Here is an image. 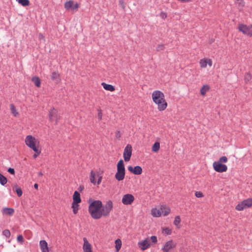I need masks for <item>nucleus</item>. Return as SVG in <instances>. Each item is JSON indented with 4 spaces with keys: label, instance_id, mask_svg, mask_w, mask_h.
Masks as SVG:
<instances>
[{
    "label": "nucleus",
    "instance_id": "obj_45",
    "mask_svg": "<svg viewBox=\"0 0 252 252\" xmlns=\"http://www.w3.org/2000/svg\"><path fill=\"white\" fill-rule=\"evenodd\" d=\"M79 4L77 3H76L74 5L73 4L72 10H77L78 9V8H79Z\"/></svg>",
    "mask_w": 252,
    "mask_h": 252
},
{
    "label": "nucleus",
    "instance_id": "obj_24",
    "mask_svg": "<svg viewBox=\"0 0 252 252\" xmlns=\"http://www.w3.org/2000/svg\"><path fill=\"white\" fill-rule=\"evenodd\" d=\"M209 90V87L208 85H204L200 89V94L202 95H204L206 92Z\"/></svg>",
    "mask_w": 252,
    "mask_h": 252
},
{
    "label": "nucleus",
    "instance_id": "obj_6",
    "mask_svg": "<svg viewBox=\"0 0 252 252\" xmlns=\"http://www.w3.org/2000/svg\"><path fill=\"white\" fill-rule=\"evenodd\" d=\"M252 206V198L245 199L239 203L235 207L238 211H242Z\"/></svg>",
    "mask_w": 252,
    "mask_h": 252
},
{
    "label": "nucleus",
    "instance_id": "obj_33",
    "mask_svg": "<svg viewBox=\"0 0 252 252\" xmlns=\"http://www.w3.org/2000/svg\"><path fill=\"white\" fill-rule=\"evenodd\" d=\"M78 203H72V208H73V212L74 214H77L78 210Z\"/></svg>",
    "mask_w": 252,
    "mask_h": 252
},
{
    "label": "nucleus",
    "instance_id": "obj_27",
    "mask_svg": "<svg viewBox=\"0 0 252 252\" xmlns=\"http://www.w3.org/2000/svg\"><path fill=\"white\" fill-rule=\"evenodd\" d=\"M14 188H15V191L17 193L18 196H21L23 193L22 189L20 187H19L17 185H15L14 186Z\"/></svg>",
    "mask_w": 252,
    "mask_h": 252
},
{
    "label": "nucleus",
    "instance_id": "obj_21",
    "mask_svg": "<svg viewBox=\"0 0 252 252\" xmlns=\"http://www.w3.org/2000/svg\"><path fill=\"white\" fill-rule=\"evenodd\" d=\"M152 215L155 217H158L161 216V212L160 211V209L158 210L156 208L153 209L151 211Z\"/></svg>",
    "mask_w": 252,
    "mask_h": 252
},
{
    "label": "nucleus",
    "instance_id": "obj_10",
    "mask_svg": "<svg viewBox=\"0 0 252 252\" xmlns=\"http://www.w3.org/2000/svg\"><path fill=\"white\" fill-rule=\"evenodd\" d=\"M132 153V147L130 145L128 144L125 147L124 152V158L126 161H128L130 160Z\"/></svg>",
    "mask_w": 252,
    "mask_h": 252
},
{
    "label": "nucleus",
    "instance_id": "obj_28",
    "mask_svg": "<svg viewBox=\"0 0 252 252\" xmlns=\"http://www.w3.org/2000/svg\"><path fill=\"white\" fill-rule=\"evenodd\" d=\"M10 110L12 114L15 116H17L18 115V112L16 111V108L13 104H11L10 105Z\"/></svg>",
    "mask_w": 252,
    "mask_h": 252
},
{
    "label": "nucleus",
    "instance_id": "obj_3",
    "mask_svg": "<svg viewBox=\"0 0 252 252\" xmlns=\"http://www.w3.org/2000/svg\"><path fill=\"white\" fill-rule=\"evenodd\" d=\"M117 168V171L115 177L118 181H121L124 180L125 176V165L122 159H121L118 162Z\"/></svg>",
    "mask_w": 252,
    "mask_h": 252
},
{
    "label": "nucleus",
    "instance_id": "obj_20",
    "mask_svg": "<svg viewBox=\"0 0 252 252\" xmlns=\"http://www.w3.org/2000/svg\"><path fill=\"white\" fill-rule=\"evenodd\" d=\"M14 212V210L12 208H7L5 207L3 208L2 209V213L3 214L8 215H12Z\"/></svg>",
    "mask_w": 252,
    "mask_h": 252
},
{
    "label": "nucleus",
    "instance_id": "obj_30",
    "mask_svg": "<svg viewBox=\"0 0 252 252\" xmlns=\"http://www.w3.org/2000/svg\"><path fill=\"white\" fill-rule=\"evenodd\" d=\"M18 2L24 6H28L30 4L29 0H18Z\"/></svg>",
    "mask_w": 252,
    "mask_h": 252
},
{
    "label": "nucleus",
    "instance_id": "obj_56",
    "mask_svg": "<svg viewBox=\"0 0 252 252\" xmlns=\"http://www.w3.org/2000/svg\"><path fill=\"white\" fill-rule=\"evenodd\" d=\"M1 175V173H0V176Z\"/></svg>",
    "mask_w": 252,
    "mask_h": 252
},
{
    "label": "nucleus",
    "instance_id": "obj_44",
    "mask_svg": "<svg viewBox=\"0 0 252 252\" xmlns=\"http://www.w3.org/2000/svg\"><path fill=\"white\" fill-rule=\"evenodd\" d=\"M195 196L196 197H201L203 196V194L202 192H200V191H196L195 192Z\"/></svg>",
    "mask_w": 252,
    "mask_h": 252
},
{
    "label": "nucleus",
    "instance_id": "obj_53",
    "mask_svg": "<svg viewBox=\"0 0 252 252\" xmlns=\"http://www.w3.org/2000/svg\"><path fill=\"white\" fill-rule=\"evenodd\" d=\"M83 189H84L83 186H80L79 188V189L80 190V191L82 190Z\"/></svg>",
    "mask_w": 252,
    "mask_h": 252
},
{
    "label": "nucleus",
    "instance_id": "obj_40",
    "mask_svg": "<svg viewBox=\"0 0 252 252\" xmlns=\"http://www.w3.org/2000/svg\"><path fill=\"white\" fill-rule=\"evenodd\" d=\"M165 46L164 44H159L157 47V51H161L164 49Z\"/></svg>",
    "mask_w": 252,
    "mask_h": 252
},
{
    "label": "nucleus",
    "instance_id": "obj_43",
    "mask_svg": "<svg viewBox=\"0 0 252 252\" xmlns=\"http://www.w3.org/2000/svg\"><path fill=\"white\" fill-rule=\"evenodd\" d=\"M7 171L12 174V175H14L15 174V170H14V168H9L7 170Z\"/></svg>",
    "mask_w": 252,
    "mask_h": 252
},
{
    "label": "nucleus",
    "instance_id": "obj_54",
    "mask_svg": "<svg viewBox=\"0 0 252 252\" xmlns=\"http://www.w3.org/2000/svg\"><path fill=\"white\" fill-rule=\"evenodd\" d=\"M34 187L35 189H38V185L37 184H35L34 185Z\"/></svg>",
    "mask_w": 252,
    "mask_h": 252
},
{
    "label": "nucleus",
    "instance_id": "obj_52",
    "mask_svg": "<svg viewBox=\"0 0 252 252\" xmlns=\"http://www.w3.org/2000/svg\"><path fill=\"white\" fill-rule=\"evenodd\" d=\"M208 64L210 65V66H211L212 64V62L211 61V60H208Z\"/></svg>",
    "mask_w": 252,
    "mask_h": 252
},
{
    "label": "nucleus",
    "instance_id": "obj_2",
    "mask_svg": "<svg viewBox=\"0 0 252 252\" xmlns=\"http://www.w3.org/2000/svg\"><path fill=\"white\" fill-rule=\"evenodd\" d=\"M102 204L100 200H94L91 203L89 206V212L91 217L95 220L101 218L100 210Z\"/></svg>",
    "mask_w": 252,
    "mask_h": 252
},
{
    "label": "nucleus",
    "instance_id": "obj_38",
    "mask_svg": "<svg viewBox=\"0 0 252 252\" xmlns=\"http://www.w3.org/2000/svg\"><path fill=\"white\" fill-rule=\"evenodd\" d=\"M3 235H4L6 237L9 238L10 236V232L8 229H5L2 232Z\"/></svg>",
    "mask_w": 252,
    "mask_h": 252
},
{
    "label": "nucleus",
    "instance_id": "obj_17",
    "mask_svg": "<svg viewBox=\"0 0 252 252\" xmlns=\"http://www.w3.org/2000/svg\"><path fill=\"white\" fill-rule=\"evenodd\" d=\"M81 201L80 198V194L77 191H75L74 192L73 195V203H79Z\"/></svg>",
    "mask_w": 252,
    "mask_h": 252
},
{
    "label": "nucleus",
    "instance_id": "obj_4",
    "mask_svg": "<svg viewBox=\"0 0 252 252\" xmlns=\"http://www.w3.org/2000/svg\"><path fill=\"white\" fill-rule=\"evenodd\" d=\"M26 145L32 149L35 153L38 152V148L36 146V139L32 135H28L25 139Z\"/></svg>",
    "mask_w": 252,
    "mask_h": 252
},
{
    "label": "nucleus",
    "instance_id": "obj_37",
    "mask_svg": "<svg viewBox=\"0 0 252 252\" xmlns=\"http://www.w3.org/2000/svg\"><path fill=\"white\" fill-rule=\"evenodd\" d=\"M162 232L166 235H170L171 234V230L166 227L163 229Z\"/></svg>",
    "mask_w": 252,
    "mask_h": 252
},
{
    "label": "nucleus",
    "instance_id": "obj_18",
    "mask_svg": "<svg viewBox=\"0 0 252 252\" xmlns=\"http://www.w3.org/2000/svg\"><path fill=\"white\" fill-rule=\"evenodd\" d=\"M160 211L164 216H166L169 214L170 209L165 205H162L160 207Z\"/></svg>",
    "mask_w": 252,
    "mask_h": 252
},
{
    "label": "nucleus",
    "instance_id": "obj_9",
    "mask_svg": "<svg viewBox=\"0 0 252 252\" xmlns=\"http://www.w3.org/2000/svg\"><path fill=\"white\" fill-rule=\"evenodd\" d=\"M49 115L50 121L52 122L55 121V124L57 125L60 119V116L58 114L57 111L54 108H52L49 111Z\"/></svg>",
    "mask_w": 252,
    "mask_h": 252
},
{
    "label": "nucleus",
    "instance_id": "obj_7",
    "mask_svg": "<svg viewBox=\"0 0 252 252\" xmlns=\"http://www.w3.org/2000/svg\"><path fill=\"white\" fill-rule=\"evenodd\" d=\"M238 29L244 34L252 37V25L247 26L244 24H239Z\"/></svg>",
    "mask_w": 252,
    "mask_h": 252
},
{
    "label": "nucleus",
    "instance_id": "obj_48",
    "mask_svg": "<svg viewBox=\"0 0 252 252\" xmlns=\"http://www.w3.org/2000/svg\"><path fill=\"white\" fill-rule=\"evenodd\" d=\"M98 118L99 119V120H101L102 119V112L100 110H98Z\"/></svg>",
    "mask_w": 252,
    "mask_h": 252
},
{
    "label": "nucleus",
    "instance_id": "obj_34",
    "mask_svg": "<svg viewBox=\"0 0 252 252\" xmlns=\"http://www.w3.org/2000/svg\"><path fill=\"white\" fill-rule=\"evenodd\" d=\"M208 64V60L206 59L201 60L200 64L201 67H206Z\"/></svg>",
    "mask_w": 252,
    "mask_h": 252
},
{
    "label": "nucleus",
    "instance_id": "obj_23",
    "mask_svg": "<svg viewBox=\"0 0 252 252\" xmlns=\"http://www.w3.org/2000/svg\"><path fill=\"white\" fill-rule=\"evenodd\" d=\"M32 80L36 87H39L40 86V80L38 77L35 76L32 77Z\"/></svg>",
    "mask_w": 252,
    "mask_h": 252
},
{
    "label": "nucleus",
    "instance_id": "obj_11",
    "mask_svg": "<svg viewBox=\"0 0 252 252\" xmlns=\"http://www.w3.org/2000/svg\"><path fill=\"white\" fill-rule=\"evenodd\" d=\"M134 200V197L131 194H125L122 199V203L125 205H130Z\"/></svg>",
    "mask_w": 252,
    "mask_h": 252
},
{
    "label": "nucleus",
    "instance_id": "obj_13",
    "mask_svg": "<svg viewBox=\"0 0 252 252\" xmlns=\"http://www.w3.org/2000/svg\"><path fill=\"white\" fill-rule=\"evenodd\" d=\"M138 247L142 251H144V250L147 249L150 246V244L149 242V240H148V238L146 239L145 240H144L143 241L138 242Z\"/></svg>",
    "mask_w": 252,
    "mask_h": 252
},
{
    "label": "nucleus",
    "instance_id": "obj_8",
    "mask_svg": "<svg viewBox=\"0 0 252 252\" xmlns=\"http://www.w3.org/2000/svg\"><path fill=\"white\" fill-rule=\"evenodd\" d=\"M214 170L217 172H224L227 170V167L226 165L220 163L218 161H215L213 164Z\"/></svg>",
    "mask_w": 252,
    "mask_h": 252
},
{
    "label": "nucleus",
    "instance_id": "obj_31",
    "mask_svg": "<svg viewBox=\"0 0 252 252\" xmlns=\"http://www.w3.org/2000/svg\"><path fill=\"white\" fill-rule=\"evenodd\" d=\"M59 74L58 72L54 71L52 73L51 79L55 81L59 78Z\"/></svg>",
    "mask_w": 252,
    "mask_h": 252
},
{
    "label": "nucleus",
    "instance_id": "obj_36",
    "mask_svg": "<svg viewBox=\"0 0 252 252\" xmlns=\"http://www.w3.org/2000/svg\"><path fill=\"white\" fill-rule=\"evenodd\" d=\"M181 219L179 216H176L174 220V224L176 226H178V225L180 223Z\"/></svg>",
    "mask_w": 252,
    "mask_h": 252
},
{
    "label": "nucleus",
    "instance_id": "obj_14",
    "mask_svg": "<svg viewBox=\"0 0 252 252\" xmlns=\"http://www.w3.org/2000/svg\"><path fill=\"white\" fill-rule=\"evenodd\" d=\"M175 245L173 244L172 241H169L167 242L163 248L162 251L163 252H168L171 249L175 247Z\"/></svg>",
    "mask_w": 252,
    "mask_h": 252
},
{
    "label": "nucleus",
    "instance_id": "obj_26",
    "mask_svg": "<svg viewBox=\"0 0 252 252\" xmlns=\"http://www.w3.org/2000/svg\"><path fill=\"white\" fill-rule=\"evenodd\" d=\"M115 244H116V246H115L116 251V252H118L120 250L121 246H122V242H121V240L119 239H117L115 241Z\"/></svg>",
    "mask_w": 252,
    "mask_h": 252
},
{
    "label": "nucleus",
    "instance_id": "obj_25",
    "mask_svg": "<svg viewBox=\"0 0 252 252\" xmlns=\"http://www.w3.org/2000/svg\"><path fill=\"white\" fill-rule=\"evenodd\" d=\"M160 148V144L158 142H156L152 146V151L154 152H157Z\"/></svg>",
    "mask_w": 252,
    "mask_h": 252
},
{
    "label": "nucleus",
    "instance_id": "obj_5",
    "mask_svg": "<svg viewBox=\"0 0 252 252\" xmlns=\"http://www.w3.org/2000/svg\"><path fill=\"white\" fill-rule=\"evenodd\" d=\"M113 208V203L109 200L107 202L104 206H102L100 210L101 217L102 216L107 217L109 216Z\"/></svg>",
    "mask_w": 252,
    "mask_h": 252
},
{
    "label": "nucleus",
    "instance_id": "obj_50",
    "mask_svg": "<svg viewBox=\"0 0 252 252\" xmlns=\"http://www.w3.org/2000/svg\"><path fill=\"white\" fill-rule=\"evenodd\" d=\"M39 36V39L40 40L42 39V40H43L44 41H45V37H44V36L42 34L39 33V36Z\"/></svg>",
    "mask_w": 252,
    "mask_h": 252
},
{
    "label": "nucleus",
    "instance_id": "obj_41",
    "mask_svg": "<svg viewBox=\"0 0 252 252\" xmlns=\"http://www.w3.org/2000/svg\"><path fill=\"white\" fill-rule=\"evenodd\" d=\"M17 241L19 242H20L21 244H23L24 241V238L22 235H18L17 236Z\"/></svg>",
    "mask_w": 252,
    "mask_h": 252
},
{
    "label": "nucleus",
    "instance_id": "obj_15",
    "mask_svg": "<svg viewBox=\"0 0 252 252\" xmlns=\"http://www.w3.org/2000/svg\"><path fill=\"white\" fill-rule=\"evenodd\" d=\"M84 245L83 248L84 252H93L92 251L91 245L88 242V240L86 238H83Z\"/></svg>",
    "mask_w": 252,
    "mask_h": 252
},
{
    "label": "nucleus",
    "instance_id": "obj_29",
    "mask_svg": "<svg viewBox=\"0 0 252 252\" xmlns=\"http://www.w3.org/2000/svg\"><path fill=\"white\" fill-rule=\"evenodd\" d=\"M7 182V178L4 177L3 175L0 176V183L1 185L4 186L6 184Z\"/></svg>",
    "mask_w": 252,
    "mask_h": 252
},
{
    "label": "nucleus",
    "instance_id": "obj_49",
    "mask_svg": "<svg viewBox=\"0 0 252 252\" xmlns=\"http://www.w3.org/2000/svg\"><path fill=\"white\" fill-rule=\"evenodd\" d=\"M40 153H41V150L38 149V153H35L33 155V158H36V157H37L38 155H39Z\"/></svg>",
    "mask_w": 252,
    "mask_h": 252
},
{
    "label": "nucleus",
    "instance_id": "obj_19",
    "mask_svg": "<svg viewBox=\"0 0 252 252\" xmlns=\"http://www.w3.org/2000/svg\"><path fill=\"white\" fill-rule=\"evenodd\" d=\"M101 85L103 86V88L107 91L113 92L115 90V87L113 86L110 84H107L104 82L101 83Z\"/></svg>",
    "mask_w": 252,
    "mask_h": 252
},
{
    "label": "nucleus",
    "instance_id": "obj_39",
    "mask_svg": "<svg viewBox=\"0 0 252 252\" xmlns=\"http://www.w3.org/2000/svg\"><path fill=\"white\" fill-rule=\"evenodd\" d=\"M252 78L251 75L249 73H246L245 75V81L246 82L249 81Z\"/></svg>",
    "mask_w": 252,
    "mask_h": 252
},
{
    "label": "nucleus",
    "instance_id": "obj_22",
    "mask_svg": "<svg viewBox=\"0 0 252 252\" xmlns=\"http://www.w3.org/2000/svg\"><path fill=\"white\" fill-rule=\"evenodd\" d=\"M73 4H74V2H73V0H69L68 1H66L64 3V8L66 10H69L70 9H72Z\"/></svg>",
    "mask_w": 252,
    "mask_h": 252
},
{
    "label": "nucleus",
    "instance_id": "obj_51",
    "mask_svg": "<svg viewBox=\"0 0 252 252\" xmlns=\"http://www.w3.org/2000/svg\"><path fill=\"white\" fill-rule=\"evenodd\" d=\"M101 179H102L101 177H99V178H98V179L97 180V182L98 185H99L101 183Z\"/></svg>",
    "mask_w": 252,
    "mask_h": 252
},
{
    "label": "nucleus",
    "instance_id": "obj_42",
    "mask_svg": "<svg viewBox=\"0 0 252 252\" xmlns=\"http://www.w3.org/2000/svg\"><path fill=\"white\" fill-rule=\"evenodd\" d=\"M151 240L153 243H156L157 242V238L155 236H152L150 238Z\"/></svg>",
    "mask_w": 252,
    "mask_h": 252
},
{
    "label": "nucleus",
    "instance_id": "obj_55",
    "mask_svg": "<svg viewBox=\"0 0 252 252\" xmlns=\"http://www.w3.org/2000/svg\"><path fill=\"white\" fill-rule=\"evenodd\" d=\"M38 175L39 176H42L43 175V174L41 172H39L38 173Z\"/></svg>",
    "mask_w": 252,
    "mask_h": 252
},
{
    "label": "nucleus",
    "instance_id": "obj_32",
    "mask_svg": "<svg viewBox=\"0 0 252 252\" xmlns=\"http://www.w3.org/2000/svg\"><path fill=\"white\" fill-rule=\"evenodd\" d=\"M90 181L92 183H93L94 185L96 183V181L95 180V174L93 172V171H91V172Z\"/></svg>",
    "mask_w": 252,
    "mask_h": 252
},
{
    "label": "nucleus",
    "instance_id": "obj_35",
    "mask_svg": "<svg viewBox=\"0 0 252 252\" xmlns=\"http://www.w3.org/2000/svg\"><path fill=\"white\" fill-rule=\"evenodd\" d=\"M227 160H228V158L226 157L222 156V157H220L219 158V160L217 161L220 163H226V162H227Z\"/></svg>",
    "mask_w": 252,
    "mask_h": 252
},
{
    "label": "nucleus",
    "instance_id": "obj_46",
    "mask_svg": "<svg viewBox=\"0 0 252 252\" xmlns=\"http://www.w3.org/2000/svg\"><path fill=\"white\" fill-rule=\"evenodd\" d=\"M121 134L120 133V131L119 130H118L116 132L115 137L117 139H119L121 137Z\"/></svg>",
    "mask_w": 252,
    "mask_h": 252
},
{
    "label": "nucleus",
    "instance_id": "obj_12",
    "mask_svg": "<svg viewBox=\"0 0 252 252\" xmlns=\"http://www.w3.org/2000/svg\"><path fill=\"white\" fill-rule=\"evenodd\" d=\"M128 170L135 175H140L142 172V169L140 166H136L133 168L131 166L128 167Z\"/></svg>",
    "mask_w": 252,
    "mask_h": 252
},
{
    "label": "nucleus",
    "instance_id": "obj_1",
    "mask_svg": "<svg viewBox=\"0 0 252 252\" xmlns=\"http://www.w3.org/2000/svg\"><path fill=\"white\" fill-rule=\"evenodd\" d=\"M152 99L153 101L158 104V108L159 111L164 110L167 106V103L164 98V94L160 91H155L152 93Z\"/></svg>",
    "mask_w": 252,
    "mask_h": 252
},
{
    "label": "nucleus",
    "instance_id": "obj_47",
    "mask_svg": "<svg viewBox=\"0 0 252 252\" xmlns=\"http://www.w3.org/2000/svg\"><path fill=\"white\" fill-rule=\"evenodd\" d=\"M119 3L121 4V5L122 6L123 9H124L125 8V2L123 0H119Z\"/></svg>",
    "mask_w": 252,
    "mask_h": 252
},
{
    "label": "nucleus",
    "instance_id": "obj_16",
    "mask_svg": "<svg viewBox=\"0 0 252 252\" xmlns=\"http://www.w3.org/2000/svg\"><path fill=\"white\" fill-rule=\"evenodd\" d=\"M39 246L42 252H49L48 244L45 240H41Z\"/></svg>",
    "mask_w": 252,
    "mask_h": 252
}]
</instances>
